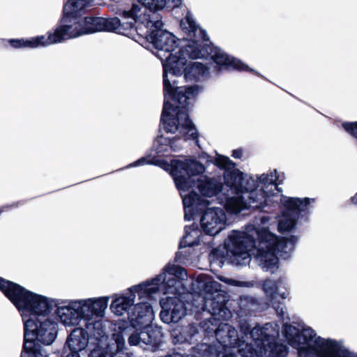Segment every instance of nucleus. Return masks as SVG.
Wrapping results in <instances>:
<instances>
[{"instance_id":"nucleus-1","label":"nucleus","mask_w":357,"mask_h":357,"mask_svg":"<svg viewBox=\"0 0 357 357\" xmlns=\"http://www.w3.org/2000/svg\"><path fill=\"white\" fill-rule=\"evenodd\" d=\"M147 164L156 165L169 172L183 199L185 220L202 211L208 204L195 192L198 189L203 197H212L222 193L227 197L225 207L227 211L237 213L249 207L259 208L266 204L267 199L276 195L279 189L275 184L278 178L276 170L261 174L257 180L236 169L234 163L229 158L217 154L215 164L225 169L224 184L217 178H210L202 174L205 167L199 162L188 159L184 161L150 159L143 157L130 164L129 167H138Z\"/></svg>"},{"instance_id":"nucleus-2","label":"nucleus","mask_w":357,"mask_h":357,"mask_svg":"<svg viewBox=\"0 0 357 357\" xmlns=\"http://www.w3.org/2000/svg\"><path fill=\"white\" fill-rule=\"evenodd\" d=\"M161 28L153 27L148 32L143 31L141 27L139 36L153 45L158 51L156 56L162 61L165 102L162 123L165 130L176 134L177 138L195 139L198 137L197 130L188 119L185 106L188 100L198 95L200 89L197 85L178 86L175 77L183 74L187 82H195L208 71V68L199 62H188V46L192 44L188 33L181 29L185 35L184 40L187 43L178 52L173 53L178 47V39L172 33Z\"/></svg>"},{"instance_id":"nucleus-3","label":"nucleus","mask_w":357,"mask_h":357,"mask_svg":"<svg viewBox=\"0 0 357 357\" xmlns=\"http://www.w3.org/2000/svg\"><path fill=\"white\" fill-rule=\"evenodd\" d=\"M20 313L24 324L22 351L31 357H46L42 344L55 340L58 323L67 326V305L59 306L58 300L33 292L13 282L5 294Z\"/></svg>"},{"instance_id":"nucleus-4","label":"nucleus","mask_w":357,"mask_h":357,"mask_svg":"<svg viewBox=\"0 0 357 357\" xmlns=\"http://www.w3.org/2000/svg\"><path fill=\"white\" fill-rule=\"evenodd\" d=\"M257 222L260 229L248 225L245 231H232L225 242V256H222L220 250H214L209 255L211 265H223V259L236 266H245L250 263L251 255H254L259 266L265 271L274 273L279 268L278 254L288 253L294 249L297 241L296 236L279 241L265 226L269 218L265 215Z\"/></svg>"},{"instance_id":"nucleus-5","label":"nucleus","mask_w":357,"mask_h":357,"mask_svg":"<svg viewBox=\"0 0 357 357\" xmlns=\"http://www.w3.org/2000/svg\"><path fill=\"white\" fill-rule=\"evenodd\" d=\"M186 279L187 273L183 267L169 264L155 278L132 286L128 294L114 296L110 309L117 316L127 314L131 325L137 326L138 319H142V323L146 326L153 317L150 301L160 292L181 293L184 289L183 281Z\"/></svg>"},{"instance_id":"nucleus-6","label":"nucleus","mask_w":357,"mask_h":357,"mask_svg":"<svg viewBox=\"0 0 357 357\" xmlns=\"http://www.w3.org/2000/svg\"><path fill=\"white\" fill-rule=\"evenodd\" d=\"M108 297L90 298L68 303V322L73 325L86 322L87 332L82 328H75L68 338V347L73 352L82 350L88 343V333L96 337L103 333L101 318L108 307Z\"/></svg>"},{"instance_id":"nucleus-7","label":"nucleus","mask_w":357,"mask_h":357,"mask_svg":"<svg viewBox=\"0 0 357 357\" xmlns=\"http://www.w3.org/2000/svg\"><path fill=\"white\" fill-rule=\"evenodd\" d=\"M181 27L192 40V44L188 45L189 49L187 50L190 59H201L210 55L213 61L220 66L239 70H251L241 61L229 56L223 50L208 43L205 31L197 26L190 13H188L181 20Z\"/></svg>"},{"instance_id":"nucleus-8","label":"nucleus","mask_w":357,"mask_h":357,"mask_svg":"<svg viewBox=\"0 0 357 357\" xmlns=\"http://www.w3.org/2000/svg\"><path fill=\"white\" fill-rule=\"evenodd\" d=\"M285 336L289 344L298 350L300 357L307 354H315L317 357H347V351L341 343L317 336L310 328L299 331L288 326L285 328Z\"/></svg>"},{"instance_id":"nucleus-9","label":"nucleus","mask_w":357,"mask_h":357,"mask_svg":"<svg viewBox=\"0 0 357 357\" xmlns=\"http://www.w3.org/2000/svg\"><path fill=\"white\" fill-rule=\"evenodd\" d=\"M60 22L61 24L47 33V37L43 35L29 38H13L8 42L15 49H34L63 42L67 36V0H63Z\"/></svg>"},{"instance_id":"nucleus-10","label":"nucleus","mask_w":357,"mask_h":357,"mask_svg":"<svg viewBox=\"0 0 357 357\" xmlns=\"http://www.w3.org/2000/svg\"><path fill=\"white\" fill-rule=\"evenodd\" d=\"M314 202L308 198H296L282 196L280 198L281 215H278V231L281 233L295 228L298 218V211H305Z\"/></svg>"},{"instance_id":"nucleus-11","label":"nucleus","mask_w":357,"mask_h":357,"mask_svg":"<svg viewBox=\"0 0 357 357\" xmlns=\"http://www.w3.org/2000/svg\"><path fill=\"white\" fill-rule=\"evenodd\" d=\"M148 10L149 9L142 3H134L130 10L123 11L124 20H129L131 19L135 23H138V26L134 28L136 35H139V33L141 32V27L143 31L149 32V30H151L153 27L160 28L162 26L161 20H156L153 21L150 20Z\"/></svg>"},{"instance_id":"nucleus-12","label":"nucleus","mask_w":357,"mask_h":357,"mask_svg":"<svg viewBox=\"0 0 357 357\" xmlns=\"http://www.w3.org/2000/svg\"><path fill=\"white\" fill-rule=\"evenodd\" d=\"M200 223L204 231L214 236L223 230L227 225V217L225 211L220 207L207 208L203 213Z\"/></svg>"},{"instance_id":"nucleus-13","label":"nucleus","mask_w":357,"mask_h":357,"mask_svg":"<svg viewBox=\"0 0 357 357\" xmlns=\"http://www.w3.org/2000/svg\"><path fill=\"white\" fill-rule=\"evenodd\" d=\"M160 317L167 324L179 321L186 313L183 302L176 296L167 297L160 301Z\"/></svg>"},{"instance_id":"nucleus-14","label":"nucleus","mask_w":357,"mask_h":357,"mask_svg":"<svg viewBox=\"0 0 357 357\" xmlns=\"http://www.w3.org/2000/svg\"><path fill=\"white\" fill-rule=\"evenodd\" d=\"M105 31H115L119 34L126 36L137 40L135 31L133 27V22L124 20L122 15V20L117 17L104 19Z\"/></svg>"},{"instance_id":"nucleus-15","label":"nucleus","mask_w":357,"mask_h":357,"mask_svg":"<svg viewBox=\"0 0 357 357\" xmlns=\"http://www.w3.org/2000/svg\"><path fill=\"white\" fill-rule=\"evenodd\" d=\"M265 293L271 298L273 305L278 298L285 299L289 295L287 284L282 279L267 280L263 284Z\"/></svg>"},{"instance_id":"nucleus-16","label":"nucleus","mask_w":357,"mask_h":357,"mask_svg":"<svg viewBox=\"0 0 357 357\" xmlns=\"http://www.w3.org/2000/svg\"><path fill=\"white\" fill-rule=\"evenodd\" d=\"M83 23L85 29H81L74 33L75 36H82L86 33H92L105 31L104 19L100 17H84Z\"/></svg>"},{"instance_id":"nucleus-17","label":"nucleus","mask_w":357,"mask_h":357,"mask_svg":"<svg viewBox=\"0 0 357 357\" xmlns=\"http://www.w3.org/2000/svg\"><path fill=\"white\" fill-rule=\"evenodd\" d=\"M176 139H170L164 136L158 137L154 142L153 147L158 154L165 153L169 149L176 150L178 146L176 143Z\"/></svg>"},{"instance_id":"nucleus-18","label":"nucleus","mask_w":357,"mask_h":357,"mask_svg":"<svg viewBox=\"0 0 357 357\" xmlns=\"http://www.w3.org/2000/svg\"><path fill=\"white\" fill-rule=\"evenodd\" d=\"M201 232L195 227H185V234L181 241V247L193 246L198 243Z\"/></svg>"},{"instance_id":"nucleus-19","label":"nucleus","mask_w":357,"mask_h":357,"mask_svg":"<svg viewBox=\"0 0 357 357\" xmlns=\"http://www.w3.org/2000/svg\"><path fill=\"white\" fill-rule=\"evenodd\" d=\"M83 21L84 18L81 15L68 14V38L78 37L79 36H75L74 33L81 29H85Z\"/></svg>"},{"instance_id":"nucleus-20","label":"nucleus","mask_w":357,"mask_h":357,"mask_svg":"<svg viewBox=\"0 0 357 357\" xmlns=\"http://www.w3.org/2000/svg\"><path fill=\"white\" fill-rule=\"evenodd\" d=\"M91 0H68V14L81 15L84 9L91 5Z\"/></svg>"},{"instance_id":"nucleus-21","label":"nucleus","mask_w":357,"mask_h":357,"mask_svg":"<svg viewBox=\"0 0 357 357\" xmlns=\"http://www.w3.org/2000/svg\"><path fill=\"white\" fill-rule=\"evenodd\" d=\"M139 320V324H137V326H133V325H131V326L136 329L137 331H140L139 332V334H140V340H141V342H143L146 344H151L152 342V337L151 336V335L149 334V331H150V324L151 323V321L146 326H144V324L142 323V319H138Z\"/></svg>"},{"instance_id":"nucleus-22","label":"nucleus","mask_w":357,"mask_h":357,"mask_svg":"<svg viewBox=\"0 0 357 357\" xmlns=\"http://www.w3.org/2000/svg\"><path fill=\"white\" fill-rule=\"evenodd\" d=\"M137 1L146 6L149 11H158L165 8L168 0H137Z\"/></svg>"},{"instance_id":"nucleus-23","label":"nucleus","mask_w":357,"mask_h":357,"mask_svg":"<svg viewBox=\"0 0 357 357\" xmlns=\"http://www.w3.org/2000/svg\"><path fill=\"white\" fill-rule=\"evenodd\" d=\"M199 280L204 284V289L208 293L213 294L221 290L220 284L206 276H200L199 277Z\"/></svg>"},{"instance_id":"nucleus-24","label":"nucleus","mask_w":357,"mask_h":357,"mask_svg":"<svg viewBox=\"0 0 357 357\" xmlns=\"http://www.w3.org/2000/svg\"><path fill=\"white\" fill-rule=\"evenodd\" d=\"M342 128L351 135L357 138V122L347 123L344 122L342 124Z\"/></svg>"},{"instance_id":"nucleus-25","label":"nucleus","mask_w":357,"mask_h":357,"mask_svg":"<svg viewBox=\"0 0 357 357\" xmlns=\"http://www.w3.org/2000/svg\"><path fill=\"white\" fill-rule=\"evenodd\" d=\"M113 339L116 345V351L121 350L125 346V340L123 335L119 333L114 334Z\"/></svg>"},{"instance_id":"nucleus-26","label":"nucleus","mask_w":357,"mask_h":357,"mask_svg":"<svg viewBox=\"0 0 357 357\" xmlns=\"http://www.w3.org/2000/svg\"><path fill=\"white\" fill-rule=\"evenodd\" d=\"M12 283L13 281L0 277V291L4 296L6 294L8 289L10 288Z\"/></svg>"},{"instance_id":"nucleus-27","label":"nucleus","mask_w":357,"mask_h":357,"mask_svg":"<svg viewBox=\"0 0 357 357\" xmlns=\"http://www.w3.org/2000/svg\"><path fill=\"white\" fill-rule=\"evenodd\" d=\"M128 342L130 345H137L141 343L139 331L135 329V331L132 333L131 335L128 338Z\"/></svg>"},{"instance_id":"nucleus-28","label":"nucleus","mask_w":357,"mask_h":357,"mask_svg":"<svg viewBox=\"0 0 357 357\" xmlns=\"http://www.w3.org/2000/svg\"><path fill=\"white\" fill-rule=\"evenodd\" d=\"M218 278L220 280H221V281L224 282L225 284H227L229 285L236 286L238 284L237 281L230 279V278H226V277L219 276Z\"/></svg>"},{"instance_id":"nucleus-29","label":"nucleus","mask_w":357,"mask_h":357,"mask_svg":"<svg viewBox=\"0 0 357 357\" xmlns=\"http://www.w3.org/2000/svg\"><path fill=\"white\" fill-rule=\"evenodd\" d=\"M243 155V151L241 149H236L233 151L232 156L234 158H241Z\"/></svg>"},{"instance_id":"nucleus-30","label":"nucleus","mask_w":357,"mask_h":357,"mask_svg":"<svg viewBox=\"0 0 357 357\" xmlns=\"http://www.w3.org/2000/svg\"><path fill=\"white\" fill-rule=\"evenodd\" d=\"M351 202L353 204L357 205V193L351 198Z\"/></svg>"},{"instance_id":"nucleus-31","label":"nucleus","mask_w":357,"mask_h":357,"mask_svg":"<svg viewBox=\"0 0 357 357\" xmlns=\"http://www.w3.org/2000/svg\"><path fill=\"white\" fill-rule=\"evenodd\" d=\"M182 0H172L174 6H178L181 3Z\"/></svg>"},{"instance_id":"nucleus-32","label":"nucleus","mask_w":357,"mask_h":357,"mask_svg":"<svg viewBox=\"0 0 357 357\" xmlns=\"http://www.w3.org/2000/svg\"><path fill=\"white\" fill-rule=\"evenodd\" d=\"M108 350L111 353V354H113L114 351H113V349L112 348L111 345H109L108 347Z\"/></svg>"},{"instance_id":"nucleus-33","label":"nucleus","mask_w":357,"mask_h":357,"mask_svg":"<svg viewBox=\"0 0 357 357\" xmlns=\"http://www.w3.org/2000/svg\"><path fill=\"white\" fill-rule=\"evenodd\" d=\"M276 310H277V311H278V309H276ZM278 312L279 313V312ZM280 314L282 316H283V315H284V310H283V309H282V308L281 309V311L280 312Z\"/></svg>"},{"instance_id":"nucleus-34","label":"nucleus","mask_w":357,"mask_h":357,"mask_svg":"<svg viewBox=\"0 0 357 357\" xmlns=\"http://www.w3.org/2000/svg\"><path fill=\"white\" fill-rule=\"evenodd\" d=\"M67 347V340L65 341L64 342V344H63V349H66V348Z\"/></svg>"},{"instance_id":"nucleus-35","label":"nucleus","mask_w":357,"mask_h":357,"mask_svg":"<svg viewBox=\"0 0 357 357\" xmlns=\"http://www.w3.org/2000/svg\"><path fill=\"white\" fill-rule=\"evenodd\" d=\"M96 351H93V352L91 354V356H90V357H93V356L94 355H96Z\"/></svg>"},{"instance_id":"nucleus-36","label":"nucleus","mask_w":357,"mask_h":357,"mask_svg":"<svg viewBox=\"0 0 357 357\" xmlns=\"http://www.w3.org/2000/svg\"><path fill=\"white\" fill-rule=\"evenodd\" d=\"M218 334H219V331H217L216 335H218Z\"/></svg>"},{"instance_id":"nucleus-37","label":"nucleus","mask_w":357,"mask_h":357,"mask_svg":"<svg viewBox=\"0 0 357 357\" xmlns=\"http://www.w3.org/2000/svg\"><path fill=\"white\" fill-rule=\"evenodd\" d=\"M226 357H234L233 356H227Z\"/></svg>"},{"instance_id":"nucleus-38","label":"nucleus","mask_w":357,"mask_h":357,"mask_svg":"<svg viewBox=\"0 0 357 357\" xmlns=\"http://www.w3.org/2000/svg\"><path fill=\"white\" fill-rule=\"evenodd\" d=\"M3 211V209L0 210V213Z\"/></svg>"}]
</instances>
